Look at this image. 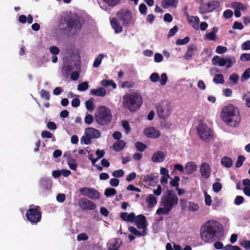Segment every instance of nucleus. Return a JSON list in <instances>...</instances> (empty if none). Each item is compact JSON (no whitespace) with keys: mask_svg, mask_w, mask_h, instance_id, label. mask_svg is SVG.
Returning <instances> with one entry per match:
<instances>
[{"mask_svg":"<svg viewBox=\"0 0 250 250\" xmlns=\"http://www.w3.org/2000/svg\"><path fill=\"white\" fill-rule=\"evenodd\" d=\"M220 117L228 125L231 127H237L241 122L239 110L232 104H228L222 108Z\"/></svg>","mask_w":250,"mask_h":250,"instance_id":"obj_2","label":"nucleus"},{"mask_svg":"<svg viewBox=\"0 0 250 250\" xmlns=\"http://www.w3.org/2000/svg\"><path fill=\"white\" fill-rule=\"evenodd\" d=\"M41 96L42 98L46 100H48L50 98L49 92L43 89H42L41 91Z\"/></svg>","mask_w":250,"mask_h":250,"instance_id":"obj_61","label":"nucleus"},{"mask_svg":"<svg viewBox=\"0 0 250 250\" xmlns=\"http://www.w3.org/2000/svg\"><path fill=\"white\" fill-rule=\"evenodd\" d=\"M102 84L104 86L111 85L114 89L116 88V84L112 80H103L102 81Z\"/></svg>","mask_w":250,"mask_h":250,"instance_id":"obj_43","label":"nucleus"},{"mask_svg":"<svg viewBox=\"0 0 250 250\" xmlns=\"http://www.w3.org/2000/svg\"><path fill=\"white\" fill-rule=\"evenodd\" d=\"M77 239L78 241L87 240L88 239V236L85 233H82L77 235Z\"/></svg>","mask_w":250,"mask_h":250,"instance_id":"obj_60","label":"nucleus"},{"mask_svg":"<svg viewBox=\"0 0 250 250\" xmlns=\"http://www.w3.org/2000/svg\"><path fill=\"white\" fill-rule=\"evenodd\" d=\"M82 23L80 20L75 19L74 21H70L68 23V28H71V32L74 33H77L81 28Z\"/></svg>","mask_w":250,"mask_h":250,"instance_id":"obj_19","label":"nucleus"},{"mask_svg":"<svg viewBox=\"0 0 250 250\" xmlns=\"http://www.w3.org/2000/svg\"><path fill=\"white\" fill-rule=\"evenodd\" d=\"M233 15V12L232 10L228 9L225 10L223 13V16L226 19H229Z\"/></svg>","mask_w":250,"mask_h":250,"instance_id":"obj_62","label":"nucleus"},{"mask_svg":"<svg viewBox=\"0 0 250 250\" xmlns=\"http://www.w3.org/2000/svg\"><path fill=\"white\" fill-rule=\"evenodd\" d=\"M219 6V3L217 1H212L201 6L199 8V12L201 14L211 12L217 8Z\"/></svg>","mask_w":250,"mask_h":250,"instance_id":"obj_13","label":"nucleus"},{"mask_svg":"<svg viewBox=\"0 0 250 250\" xmlns=\"http://www.w3.org/2000/svg\"><path fill=\"white\" fill-rule=\"evenodd\" d=\"M125 142H115L112 148L114 151L119 152L123 150L125 147Z\"/></svg>","mask_w":250,"mask_h":250,"instance_id":"obj_31","label":"nucleus"},{"mask_svg":"<svg viewBox=\"0 0 250 250\" xmlns=\"http://www.w3.org/2000/svg\"><path fill=\"white\" fill-rule=\"evenodd\" d=\"M89 85L87 82H83L78 85L77 89L80 91H83L88 88Z\"/></svg>","mask_w":250,"mask_h":250,"instance_id":"obj_44","label":"nucleus"},{"mask_svg":"<svg viewBox=\"0 0 250 250\" xmlns=\"http://www.w3.org/2000/svg\"><path fill=\"white\" fill-rule=\"evenodd\" d=\"M52 186L51 180L49 178H42L40 181V186L44 190H49Z\"/></svg>","mask_w":250,"mask_h":250,"instance_id":"obj_25","label":"nucleus"},{"mask_svg":"<svg viewBox=\"0 0 250 250\" xmlns=\"http://www.w3.org/2000/svg\"><path fill=\"white\" fill-rule=\"evenodd\" d=\"M201 176L205 179H208L209 177L211 172V168L209 165L206 162L202 163L200 168Z\"/></svg>","mask_w":250,"mask_h":250,"instance_id":"obj_17","label":"nucleus"},{"mask_svg":"<svg viewBox=\"0 0 250 250\" xmlns=\"http://www.w3.org/2000/svg\"><path fill=\"white\" fill-rule=\"evenodd\" d=\"M79 191L82 195L91 200H96L100 198V192L94 188L83 187L81 188Z\"/></svg>","mask_w":250,"mask_h":250,"instance_id":"obj_10","label":"nucleus"},{"mask_svg":"<svg viewBox=\"0 0 250 250\" xmlns=\"http://www.w3.org/2000/svg\"><path fill=\"white\" fill-rule=\"evenodd\" d=\"M244 202V199L241 196H237L234 199V204L236 205H240Z\"/></svg>","mask_w":250,"mask_h":250,"instance_id":"obj_59","label":"nucleus"},{"mask_svg":"<svg viewBox=\"0 0 250 250\" xmlns=\"http://www.w3.org/2000/svg\"><path fill=\"white\" fill-rule=\"evenodd\" d=\"M188 204V211H195L198 210L199 209V206L198 204H196L192 202H189Z\"/></svg>","mask_w":250,"mask_h":250,"instance_id":"obj_42","label":"nucleus"},{"mask_svg":"<svg viewBox=\"0 0 250 250\" xmlns=\"http://www.w3.org/2000/svg\"><path fill=\"white\" fill-rule=\"evenodd\" d=\"M250 78V68H247L243 73L241 77L242 82H244Z\"/></svg>","mask_w":250,"mask_h":250,"instance_id":"obj_46","label":"nucleus"},{"mask_svg":"<svg viewBox=\"0 0 250 250\" xmlns=\"http://www.w3.org/2000/svg\"><path fill=\"white\" fill-rule=\"evenodd\" d=\"M222 187V184L220 183H215L212 186L213 190L215 192H218L221 190Z\"/></svg>","mask_w":250,"mask_h":250,"instance_id":"obj_56","label":"nucleus"},{"mask_svg":"<svg viewBox=\"0 0 250 250\" xmlns=\"http://www.w3.org/2000/svg\"><path fill=\"white\" fill-rule=\"evenodd\" d=\"M122 244V241L120 238H115L111 240L108 247V250H119Z\"/></svg>","mask_w":250,"mask_h":250,"instance_id":"obj_23","label":"nucleus"},{"mask_svg":"<svg viewBox=\"0 0 250 250\" xmlns=\"http://www.w3.org/2000/svg\"><path fill=\"white\" fill-rule=\"evenodd\" d=\"M136 149L140 152H143L147 147L146 145L144 144L141 142H136L135 145Z\"/></svg>","mask_w":250,"mask_h":250,"instance_id":"obj_38","label":"nucleus"},{"mask_svg":"<svg viewBox=\"0 0 250 250\" xmlns=\"http://www.w3.org/2000/svg\"><path fill=\"white\" fill-rule=\"evenodd\" d=\"M143 103L141 95L138 93H126L123 97V104L130 111L138 110Z\"/></svg>","mask_w":250,"mask_h":250,"instance_id":"obj_3","label":"nucleus"},{"mask_svg":"<svg viewBox=\"0 0 250 250\" xmlns=\"http://www.w3.org/2000/svg\"><path fill=\"white\" fill-rule=\"evenodd\" d=\"M122 126L125 129L126 133H128L130 131L129 123L126 121H123L122 122Z\"/></svg>","mask_w":250,"mask_h":250,"instance_id":"obj_57","label":"nucleus"},{"mask_svg":"<svg viewBox=\"0 0 250 250\" xmlns=\"http://www.w3.org/2000/svg\"><path fill=\"white\" fill-rule=\"evenodd\" d=\"M117 16L123 26L127 27L134 23L133 14L129 10L125 9L120 10L117 12Z\"/></svg>","mask_w":250,"mask_h":250,"instance_id":"obj_8","label":"nucleus"},{"mask_svg":"<svg viewBox=\"0 0 250 250\" xmlns=\"http://www.w3.org/2000/svg\"><path fill=\"white\" fill-rule=\"evenodd\" d=\"M158 176L147 175L144 176L143 180L146 185L154 187L158 183Z\"/></svg>","mask_w":250,"mask_h":250,"instance_id":"obj_18","label":"nucleus"},{"mask_svg":"<svg viewBox=\"0 0 250 250\" xmlns=\"http://www.w3.org/2000/svg\"><path fill=\"white\" fill-rule=\"evenodd\" d=\"M106 90L103 87L90 90V94L97 96L104 97L106 95Z\"/></svg>","mask_w":250,"mask_h":250,"instance_id":"obj_28","label":"nucleus"},{"mask_svg":"<svg viewBox=\"0 0 250 250\" xmlns=\"http://www.w3.org/2000/svg\"><path fill=\"white\" fill-rule=\"evenodd\" d=\"M197 48L195 45H190L188 48L187 51L184 55V58L186 60H190L196 51Z\"/></svg>","mask_w":250,"mask_h":250,"instance_id":"obj_26","label":"nucleus"},{"mask_svg":"<svg viewBox=\"0 0 250 250\" xmlns=\"http://www.w3.org/2000/svg\"><path fill=\"white\" fill-rule=\"evenodd\" d=\"M216 32L217 29L216 28H213L212 32L206 34V39L209 41H214L216 39L215 33Z\"/></svg>","mask_w":250,"mask_h":250,"instance_id":"obj_35","label":"nucleus"},{"mask_svg":"<svg viewBox=\"0 0 250 250\" xmlns=\"http://www.w3.org/2000/svg\"><path fill=\"white\" fill-rule=\"evenodd\" d=\"M239 79V76L238 74L234 73L229 76V80L232 82L233 84H236Z\"/></svg>","mask_w":250,"mask_h":250,"instance_id":"obj_50","label":"nucleus"},{"mask_svg":"<svg viewBox=\"0 0 250 250\" xmlns=\"http://www.w3.org/2000/svg\"><path fill=\"white\" fill-rule=\"evenodd\" d=\"M223 229L220 223L216 221L210 220L203 225L201 228L200 235L203 241L206 243L213 242L215 240L217 233Z\"/></svg>","mask_w":250,"mask_h":250,"instance_id":"obj_1","label":"nucleus"},{"mask_svg":"<svg viewBox=\"0 0 250 250\" xmlns=\"http://www.w3.org/2000/svg\"><path fill=\"white\" fill-rule=\"evenodd\" d=\"M242 99L245 101L247 106L250 107V93H243Z\"/></svg>","mask_w":250,"mask_h":250,"instance_id":"obj_47","label":"nucleus"},{"mask_svg":"<svg viewBox=\"0 0 250 250\" xmlns=\"http://www.w3.org/2000/svg\"><path fill=\"white\" fill-rule=\"evenodd\" d=\"M112 118V113L108 107L102 105L97 108L95 114V119L98 125L102 126L107 125L111 122Z\"/></svg>","mask_w":250,"mask_h":250,"instance_id":"obj_4","label":"nucleus"},{"mask_svg":"<svg viewBox=\"0 0 250 250\" xmlns=\"http://www.w3.org/2000/svg\"><path fill=\"white\" fill-rule=\"evenodd\" d=\"M168 81L167 75L166 73H162L160 77L159 82L161 85H165Z\"/></svg>","mask_w":250,"mask_h":250,"instance_id":"obj_48","label":"nucleus"},{"mask_svg":"<svg viewBox=\"0 0 250 250\" xmlns=\"http://www.w3.org/2000/svg\"><path fill=\"white\" fill-rule=\"evenodd\" d=\"M102 3H99L101 8L104 10H106V8L104 7V3H107L109 6H114L116 5L120 1V0H103Z\"/></svg>","mask_w":250,"mask_h":250,"instance_id":"obj_33","label":"nucleus"},{"mask_svg":"<svg viewBox=\"0 0 250 250\" xmlns=\"http://www.w3.org/2000/svg\"><path fill=\"white\" fill-rule=\"evenodd\" d=\"M240 245L246 250H250V240H244L241 242Z\"/></svg>","mask_w":250,"mask_h":250,"instance_id":"obj_63","label":"nucleus"},{"mask_svg":"<svg viewBox=\"0 0 250 250\" xmlns=\"http://www.w3.org/2000/svg\"><path fill=\"white\" fill-rule=\"evenodd\" d=\"M171 107L167 103H163L157 106V113L161 118H167L171 114Z\"/></svg>","mask_w":250,"mask_h":250,"instance_id":"obj_11","label":"nucleus"},{"mask_svg":"<svg viewBox=\"0 0 250 250\" xmlns=\"http://www.w3.org/2000/svg\"><path fill=\"white\" fill-rule=\"evenodd\" d=\"M177 0H163L162 2V6L164 8H167L169 7H176Z\"/></svg>","mask_w":250,"mask_h":250,"instance_id":"obj_30","label":"nucleus"},{"mask_svg":"<svg viewBox=\"0 0 250 250\" xmlns=\"http://www.w3.org/2000/svg\"><path fill=\"white\" fill-rule=\"evenodd\" d=\"M128 230L133 235L140 237L141 236H145L146 235V230H143L142 232L138 231L135 227L129 226L128 227Z\"/></svg>","mask_w":250,"mask_h":250,"instance_id":"obj_29","label":"nucleus"},{"mask_svg":"<svg viewBox=\"0 0 250 250\" xmlns=\"http://www.w3.org/2000/svg\"><path fill=\"white\" fill-rule=\"evenodd\" d=\"M116 194V190L113 188H107L104 191V195L106 197L114 196Z\"/></svg>","mask_w":250,"mask_h":250,"instance_id":"obj_45","label":"nucleus"},{"mask_svg":"<svg viewBox=\"0 0 250 250\" xmlns=\"http://www.w3.org/2000/svg\"><path fill=\"white\" fill-rule=\"evenodd\" d=\"M197 170V165L194 162H189L186 164L185 166L186 173L188 174H191Z\"/></svg>","mask_w":250,"mask_h":250,"instance_id":"obj_24","label":"nucleus"},{"mask_svg":"<svg viewBox=\"0 0 250 250\" xmlns=\"http://www.w3.org/2000/svg\"><path fill=\"white\" fill-rule=\"evenodd\" d=\"M245 160V157L243 155H239L237 158V160L235 163V167H240L243 164Z\"/></svg>","mask_w":250,"mask_h":250,"instance_id":"obj_49","label":"nucleus"},{"mask_svg":"<svg viewBox=\"0 0 250 250\" xmlns=\"http://www.w3.org/2000/svg\"><path fill=\"white\" fill-rule=\"evenodd\" d=\"M67 164L71 169L74 170H76L77 169L78 165L76 160L73 159H68L67 160Z\"/></svg>","mask_w":250,"mask_h":250,"instance_id":"obj_39","label":"nucleus"},{"mask_svg":"<svg viewBox=\"0 0 250 250\" xmlns=\"http://www.w3.org/2000/svg\"><path fill=\"white\" fill-rule=\"evenodd\" d=\"M178 203V198L176 194L171 190H167L166 194L162 198L161 205L167 207L172 210L173 207Z\"/></svg>","mask_w":250,"mask_h":250,"instance_id":"obj_6","label":"nucleus"},{"mask_svg":"<svg viewBox=\"0 0 250 250\" xmlns=\"http://www.w3.org/2000/svg\"><path fill=\"white\" fill-rule=\"evenodd\" d=\"M26 217L28 221L32 224H37L41 221L42 216L41 208L38 206L34 208H29L26 213Z\"/></svg>","mask_w":250,"mask_h":250,"instance_id":"obj_7","label":"nucleus"},{"mask_svg":"<svg viewBox=\"0 0 250 250\" xmlns=\"http://www.w3.org/2000/svg\"><path fill=\"white\" fill-rule=\"evenodd\" d=\"M104 57V55L103 54H100L98 57L95 59L93 62V67H98L100 66L102 62V61Z\"/></svg>","mask_w":250,"mask_h":250,"instance_id":"obj_40","label":"nucleus"},{"mask_svg":"<svg viewBox=\"0 0 250 250\" xmlns=\"http://www.w3.org/2000/svg\"><path fill=\"white\" fill-rule=\"evenodd\" d=\"M79 205L83 210H94L97 207L95 203L86 198L80 199L79 201Z\"/></svg>","mask_w":250,"mask_h":250,"instance_id":"obj_14","label":"nucleus"},{"mask_svg":"<svg viewBox=\"0 0 250 250\" xmlns=\"http://www.w3.org/2000/svg\"><path fill=\"white\" fill-rule=\"evenodd\" d=\"M171 210L170 208L167 207H164L163 208H159L156 211V214H168Z\"/></svg>","mask_w":250,"mask_h":250,"instance_id":"obj_37","label":"nucleus"},{"mask_svg":"<svg viewBox=\"0 0 250 250\" xmlns=\"http://www.w3.org/2000/svg\"><path fill=\"white\" fill-rule=\"evenodd\" d=\"M136 225L138 229H142L143 230L146 229L147 224H146V217L142 214H140L136 217Z\"/></svg>","mask_w":250,"mask_h":250,"instance_id":"obj_15","label":"nucleus"},{"mask_svg":"<svg viewBox=\"0 0 250 250\" xmlns=\"http://www.w3.org/2000/svg\"><path fill=\"white\" fill-rule=\"evenodd\" d=\"M49 51L53 55H57L60 53L59 49L55 46H51L49 48Z\"/></svg>","mask_w":250,"mask_h":250,"instance_id":"obj_64","label":"nucleus"},{"mask_svg":"<svg viewBox=\"0 0 250 250\" xmlns=\"http://www.w3.org/2000/svg\"><path fill=\"white\" fill-rule=\"evenodd\" d=\"M166 155L161 151L155 152L151 157V161L154 163L163 162L165 159Z\"/></svg>","mask_w":250,"mask_h":250,"instance_id":"obj_22","label":"nucleus"},{"mask_svg":"<svg viewBox=\"0 0 250 250\" xmlns=\"http://www.w3.org/2000/svg\"><path fill=\"white\" fill-rule=\"evenodd\" d=\"M124 171L123 170H122L121 169L115 170L112 173V176L113 177H116V178L122 177L124 176Z\"/></svg>","mask_w":250,"mask_h":250,"instance_id":"obj_54","label":"nucleus"},{"mask_svg":"<svg viewBox=\"0 0 250 250\" xmlns=\"http://www.w3.org/2000/svg\"><path fill=\"white\" fill-rule=\"evenodd\" d=\"M221 163L225 167L229 168L232 166V160L231 158L225 156L221 159Z\"/></svg>","mask_w":250,"mask_h":250,"instance_id":"obj_32","label":"nucleus"},{"mask_svg":"<svg viewBox=\"0 0 250 250\" xmlns=\"http://www.w3.org/2000/svg\"><path fill=\"white\" fill-rule=\"evenodd\" d=\"M231 6L234 9L244 11L246 9V7L242 3L238 2H233L231 4Z\"/></svg>","mask_w":250,"mask_h":250,"instance_id":"obj_34","label":"nucleus"},{"mask_svg":"<svg viewBox=\"0 0 250 250\" xmlns=\"http://www.w3.org/2000/svg\"><path fill=\"white\" fill-rule=\"evenodd\" d=\"M187 19L188 22L194 29L197 30L199 29L200 20L198 17L187 15Z\"/></svg>","mask_w":250,"mask_h":250,"instance_id":"obj_21","label":"nucleus"},{"mask_svg":"<svg viewBox=\"0 0 250 250\" xmlns=\"http://www.w3.org/2000/svg\"><path fill=\"white\" fill-rule=\"evenodd\" d=\"M228 50V49L226 47L219 45L217 46L216 48V52L218 54H222L226 52Z\"/></svg>","mask_w":250,"mask_h":250,"instance_id":"obj_55","label":"nucleus"},{"mask_svg":"<svg viewBox=\"0 0 250 250\" xmlns=\"http://www.w3.org/2000/svg\"><path fill=\"white\" fill-rule=\"evenodd\" d=\"M236 62L234 57L230 58L226 57L221 58L218 56H215L212 59V63L214 65H218L219 66H225L227 68H230Z\"/></svg>","mask_w":250,"mask_h":250,"instance_id":"obj_9","label":"nucleus"},{"mask_svg":"<svg viewBox=\"0 0 250 250\" xmlns=\"http://www.w3.org/2000/svg\"><path fill=\"white\" fill-rule=\"evenodd\" d=\"M144 133L147 137L153 139L157 138L161 134L160 131L153 127L145 128L144 130Z\"/></svg>","mask_w":250,"mask_h":250,"instance_id":"obj_16","label":"nucleus"},{"mask_svg":"<svg viewBox=\"0 0 250 250\" xmlns=\"http://www.w3.org/2000/svg\"><path fill=\"white\" fill-rule=\"evenodd\" d=\"M213 81L216 84H222L224 82L223 76L222 74H216L215 75Z\"/></svg>","mask_w":250,"mask_h":250,"instance_id":"obj_41","label":"nucleus"},{"mask_svg":"<svg viewBox=\"0 0 250 250\" xmlns=\"http://www.w3.org/2000/svg\"><path fill=\"white\" fill-rule=\"evenodd\" d=\"M86 108L90 112H92L94 109V105L93 104V99H90L86 101L85 103Z\"/></svg>","mask_w":250,"mask_h":250,"instance_id":"obj_36","label":"nucleus"},{"mask_svg":"<svg viewBox=\"0 0 250 250\" xmlns=\"http://www.w3.org/2000/svg\"><path fill=\"white\" fill-rule=\"evenodd\" d=\"M146 202L148 204V208H152L157 203V198L153 194H149L146 199Z\"/></svg>","mask_w":250,"mask_h":250,"instance_id":"obj_27","label":"nucleus"},{"mask_svg":"<svg viewBox=\"0 0 250 250\" xmlns=\"http://www.w3.org/2000/svg\"><path fill=\"white\" fill-rule=\"evenodd\" d=\"M150 80L153 83L158 82L160 80V76L157 73H153L150 76Z\"/></svg>","mask_w":250,"mask_h":250,"instance_id":"obj_51","label":"nucleus"},{"mask_svg":"<svg viewBox=\"0 0 250 250\" xmlns=\"http://www.w3.org/2000/svg\"><path fill=\"white\" fill-rule=\"evenodd\" d=\"M197 124L196 127L201 139L211 140L215 139L211 129L202 120H198Z\"/></svg>","mask_w":250,"mask_h":250,"instance_id":"obj_5","label":"nucleus"},{"mask_svg":"<svg viewBox=\"0 0 250 250\" xmlns=\"http://www.w3.org/2000/svg\"><path fill=\"white\" fill-rule=\"evenodd\" d=\"M180 179L179 176H174V179H172L170 182V184L172 187H175L177 188V187H178V186L179 184V182L180 181Z\"/></svg>","mask_w":250,"mask_h":250,"instance_id":"obj_53","label":"nucleus"},{"mask_svg":"<svg viewBox=\"0 0 250 250\" xmlns=\"http://www.w3.org/2000/svg\"><path fill=\"white\" fill-rule=\"evenodd\" d=\"M189 41V38L186 37L183 39H179L177 40L176 43L177 45H184L188 43Z\"/></svg>","mask_w":250,"mask_h":250,"instance_id":"obj_58","label":"nucleus"},{"mask_svg":"<svg viewBox=\"0 0 250 250\" xmlns=\"http://www.w3.org/2000/svg\"><path fill=\"white\" fill-rule=\"evenodd\" d=\"M94 121V117L91 114H87L84 118V123L87 125H91Z\"/></svg>","mask_w":250,"mask_h":250,"instance_id":"obj_52","label":"nucleus"},{"mask_svg":"<svg viewBox=\"0 0 250 250\" xmlns=\"http://www.w3.org/2000/svg\"><path fill=\"white\" fill-rule=\"evenodd\" d=\"M85 136H83L81 141H89L90 139H98L101 136V133L99 130L92 127L86 128L84 130Z\"/></svg>","mask_w":250,"mask_h":250,"instance_id":"obj_12","label":"nucleus"},{"mask_svg":"<svg viewBox=\"0 0 250 250\" xmlns=\"http://www.w3.org/2000/svg\"><path fill=\"white\" fill-rule=\"evenodd\" d=\"M110 22L111 26L114 29L115 33H120L123 31V27L120 24L118 19L116 18H111L110 20Z\"/></svg>","mask_w":250,"mask_h":250,"instance_id":"obj_20","label":"nucleus"}]
</instances>
